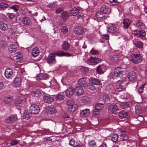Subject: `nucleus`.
<instances>
[{
	"label": "nucleus",
	"instance_id": "obj_1",
	"mask_svg": "<svg viewBox=\"0 0 147 147\" xmlns=\"http://www.w3.org/2000/svg\"><path fill=\"white\" fill-rule=\"evenodd\" d=\"M40 110V109L39 107L36 105H32L29 107V111L31 113L34 115H36L38 114Z\"/></svg>",
	"mask_w": 147,
	"mask_h": 147
},
{
	"label": "nucleus",
	"instance_id": "obj_2",
	"mask_svg": "<svg viewBox=\"0 0 147 147\" xmlns=\"http://www.w3.org/2000/svg\"><path fill=\"white\" fill-rule=\"evenodd\" d=\"M131 60L133 63L135 64H137L142 61V57L139 54L134 55L131 57Z\"/></svg>",
	"mask_w": 147,
	"mask_h": 147
},
{
	"label": "nucleus",
	"instance_id": "obj_3",
	"mask_svg": "<svg viewBox=\"0 0 147 147\" xmlns=\"http://www.w3.org/2000/svg\"><path fill=\"white\" fill-rule=\"evenodd\" d=\"M118 110L117 106L114 103L110 104L108 108L109 112L110 113H115Z\"/></svg>",
	"mask_w": 147,
	"mask_h": 147
},
{
	"label": "nucleus",
	"instance_id": "obj_4",
	"mask_svg": "<svg viewBox=\"0 0 147 147\" xmlns=\"http://www.w3.org/2000/svg\"><path fill=\"white\" fill-rule=\"evenodd\" d=\"M123 69L121 67H117L114 70V76L117 77L121 76L123 72Z\"/></svg>",
	"mask_w": 147,
	"mask_h": 147
},
{
	"label": "nucleus",
	"instance_id": "obj_5",
	"mask_svg": "<svg viewBox=\"0 0 147 147\" xmlns=\"http://www.w3.org/2000/svg\"><path fill=\"white\" fill-rule=\"evenodd\" d=\"M55 55L53 53L49 54L48 56L47 62L49 64L55 63L56 62Z\"/></svg>",
	"mask_w": 147,
	"mask_h": 147
},
{
	"label": "nucleus",
	"instance_id": "obj_6",
	"mask_svg": "<svg viewBox=\"0 0 147 147\" xmlns=\"http://www.w3.org/2000/svg\"><path fill=\"white\" fill-rule=\"evenodd\" d=\"M134 35L141 38H143L146 35V33L145 31L143 30H135L134 31Z\"/></svg>",
	"mask_w": 147,
	"mask_h": 147
},
{
	"label": "nucleus",
	"instance_id": "obj_7",
	"mask_svg": "<svg viewBox=\"0 0 147 147\" xmlns=\"http://www.w3.org/2000/svg\"><path fill=\"white\" fill-rule=\"evenodd\" d=\"M105 14L103 12L99 11L96 12V16L98 20H102L106 18Z\"/></svg>",
	"mask_w": 147,
	"mask_h": 147
},
{
	"label": "nucleus",
	"instance_id": "obj_8",
	"mask_svg": "<svg viewBox=\"0 0 147 147\" xmlns=\"http://www.w3.org/2000/svg\"><path fill=\"white\" fill-rule=\"evenodd\" d=\"M81 9V8L80 7H75L71 10L70 11V13L73 16L78 15Z\"/></svg>",
	"mask_w": 147,
	"mask_h": 147
},
{
	"label": "nucleus",
	"instance_id": "obj_9",
	"mask_svg": "<svg viewBox=\"0 0 147 147\" xmlns=\"http://www.w3.org/2000/svg\"><path fill=\"white\" fill-rule=\"evenodd\" d=\"M74 32L75 34L77 35H81L84 33V30L81 27L77 26L74 28Z\"/></svg>",
	"mask_w": 147,
	"mask_h": 147
},
{
	"label": "nucleus",
	"instance_id": "obj_10",
	"mask_svg": "<svg viewBox=\"0 0 147 147\" xmlns=\"http://www.w3.org/2000/svg\"><path fill=\"white\" fill-rule=\"evenodd\" d=\"M90 83L96 85H100L101 84V81L98 79L90 78L89 79Z\"/></svg>",
	"mask_w": 147,
	"mask_h": 147
},
{
	"label": "nucleus",
	"instance_id": "obj_11",
	"mask_svg": "<svg viewBox=\"0 0 147 147\" xmlns=\"http://www.w3.org/2000/svg\"><path fill=\"white\" fill-rule=\"evenodd\" d=\"M17 119V118L16 116L11 115L6 118V121L8 123H14Z\"/></svg>",
	"mask_w": 147,
	"mask_h": 147
},
{
	"label": "nucleus",
	"instance_id": "obj_12",
	"mask_svg": "<svg viewBox=\"0 0 147 147\" xmlns=\"http://www.w3.org/2000/svg\"><path fill=\"white\" fill-rule=\"evenodd\" d=\"M128 78L130 81H132L136 80L137 77L135 72L131 71L128 74Z\"/></svg>",
	"mask_w": 147,
	"mask_h": 147
},
{
	"label": "nucleus",
	"instance_id": "obj_13",
	"mask_svg": "<svg viewBox=\"0 0 147 147\" xmlns=\"http://www.w3.org/2000/svg\"><path fill=\"white\" fill-rule=\"evenodd\" d=\"M74 92L75 91L73 88L71 87H70L65 90V93L67 96L70 97L73 95Z\"/></svg>",
	"mask_w": 147,
	"mask_h": 147
},
{
	"label": "nucleus",
	"instance_id": "obj_14",
	"mask_svg": "<svg viewBox=\"0 0 147 147\" xmlns=\"http://www.w3.org/2000/svg\"><path fill=\"white\" fill-rule=\"evenodd\" d=\"M131 23V20L129 19H124L123 22V28L125 29H127L130 26Z\"/></svg>",
	"mask_w": 147,
	"mask_h": 147
},
{
	"label": "nucleus",
	"instance_id": "obj_15",
	"mask_svg": "<svg viewBox=\"0 0 147 147\" xmlns=\"http://www.w3.org/2000/svg\"><path fill=\"white\" fill-rule=\"evenodd\" d=\"M108 32L111 33L115 32L116 30V27L115 25L113 24H109L107 28Z\"/></svg>",
	"mask_w": 147,
	"mask_h": 147
},
{
	"label": "nucleus",
	"instance_id": "obj_16",
	"mask_svg": "<svg viewBox=\"0 0 147 147\" xmlns=\"http://www.w3.org/2000/svg\"><path fill=\"white\" fill-rule=\"evenodd\" d=\"M12 74V71L10 68H8L6 69L4 73L5 76L7 78L10 77Z\"/></svg>",
	"mask_w": 147,
	"mask_h": 147
},
{
	"label": "nucleus",
	"instance_id": "obj_17",
	"mask_svg": "<svg viewBox=\"0 0 147 147\" xmlns=\"http://www.w3.org/2000/svg\"><path fill=\"white\" fill-rule=\"evenodd\" d=\"M100 11L105 14H109L110 12V9L109 7L106 5L102 6L100 9Z\"/></svg>",
	"mask_w": 147,
	"mask_h": 147
},
{
	"label": "nucleus",
	"instance_id": "obj_18",
	"mask_svg": "<svg viewBox=\"0 0 147 147\" xmlns=\"http://www.w3.org/2000/svg\"><path fill=\"white\" fill-rule=\"evenodd\" d=\"M22 22L23 24L28 26L30 25L31 24L30 19L26 17L23 18Z\"/></svg>",
	"mask_w": 147,
	"mask_h": 147
},
{
	"label": "nucleus",
	"instance_id": "obj_19",
	"mask_svg": "<svg viewBox=\"0 0 147 147\" xmlns=\"http://www.w3.org/2000/svg\"><path fill=\"white\" fill-rule=\"evenodd\" d=\"M75 92L78 95H82L84 92L83 89L81 87H76L74 90Z\"/></svg>",
	"mask_w": 147,
	"mask_h": 147
},
{
	"label": "nucleus",
	"instance_id": "obj_20",
	"mask_svg": "<svg viewBox=\"0 0 147 147\" xmlns=\"http://www.w3.org/2000/svg\"><path fill=\"white\" fill-rule=\"evenodd\" d=\"M70 47V45L67 41H64L63 42V44L61 45L62 49L63 50L67 51L68 50Z\"/></svg>",
	"mask_w": 147,
	"mask_h": 147
},
{
	"label": "nucleus",
	"instance_id": "obj_21",
	"mask_svg": "<svg viewBox=\"0 0 147 147\" xmlns=\"http://www.w3.org/2000/svg\"><path fill=\"white\" fill-rule=\"evenodd\" d=\"M43 100L45 102L48 103H50L54 101L53 97L48 96H45Z\"/></svg>",
	"mask_w": 147,
	"mask_h": 147
},
{
	"label": "nucleus",
	"instance_id": "obj_22",
	"mask_svg": "<svg viewBox=\"0 0 147 147\" xmlns=\"http://www.w3.org/2000/svg\"><path fill=\"white\" fill-rule=\"evenodd\" d=\"M7 24L3 22L0 21V29L3 31H6L7 30Z\"/></svg>",
	"mask_w": 147,
	"mask_h": 147
},
{
	"label": "nucleus",
	"instance_id": "obj_23",
	"mask_svg": "<svg viewBox=\"0 0 147 147\" xmlns=\"http://www.w3.org/2000/svg\"><path fill=\"white\" fill-rule=\"evenodd\" d=\"M40 53V51L38 48L36 47L33 48L32 51V54L34 57L38 56Z\"/></svg>",
	"mask_w": 147,
	"mask_h": 147
},
{
	"label": "nucleus",
	"instance_id": "obj_24",
	"mask_svg": "<svg viewBox=\"0 0 147 147\" xmlns=\"http://www.w3.org/2000/svg\"><path fill=\"white\" fill-rule=\"evenodd\" d=\"M56 54L58 56H66L67 57H70L71 55L68 53H65L63 51H59L57 52Z\"/></svg>",
	"mask_w": 147,
	"mask_h": 147
},
{
	"label": "nucleus",
	"instance_id": "obj_25",
	"mask_svg": "<svg viewBox=\"0 0 147 147\" xmlns=\"http://www.w3.org/2000/svg\"><path fill=\"white\" fill-rule=\"evenodd\" d=\"M72 104H70L68 105V108L71 111H75L77 108V106L75 105V102L74 100H72Z\"/></svg>",
	"mask_w": 147,
	"mask_h": 147
},
{
	"label": "nucleus",
	"instance_id": "obj_26",
	"mask_svg": "<svg viewBox=\"0 0 147 147\" xmlns=\"http://www.w3.org/2000/svg\"><path fill=\"white\" fill-rule=\"evenodd\" d=\"M48 77V74H46L40 73L37 76V80H39L46 79Z\"/></svg>",
	"mask_w": 147,
	"mask_h": 147
},
{
	"label": "nucleus",
	"instance_id": "obj_27",
	"mask_svg": "<svg viewBox=\"0 0 147 147\" xmlns=\"http://www.w3.org/2000/svg\"><path fill=\"white\" fill-rule=\"evenodd\" d=\"M134 44L135 47L138 48H141L143 47V43L142 42L137 40H134Z\"/></svg>",
	"mask_w": 147,
	"mask_h": 147
},
{
	"label": "nucleus",
	"instance_id": "obj_28",
	"mask_svg": "<svg viewBox=\"0 0 147 147\" xmlns=\"http://www.w3.org/2000/svg\"><path fill=\"white\" fill-rule=\"evenodd\" d=\"M31 114L30 111L25 110L23 115V118L26 119H28L31 116Z\"/></svg>",
	"mask_w": 147,
	"mask_h": 147
},
{
	"label": "nucleus",
	"instance_id": "obj_29",
	"mask_svg": "<svg viewBox=\"0 0 147 147\" xmlns=\"http://www.w3.org/2000/svg\"><path fill=\"white\" fill-rule=\"evenodd\" d=\"M17 46L16 44L12 43L10 44L9 46V49L10 51L12 52H14L16 50Z\"/></svg>",
	"mask_w": 147,
	"mask_h": 147
},
{
	"label": "nucleus",
	"instance_id": "obj_30",
	"mask_svg": "<svg viewBox=\"0 0 147 147\" xmlns=\"http://www.w3.org/2000/svg\"><path fill=\"white\" fill-rule=\"evenodd\" d=\"M129 113L125 111H121L119 114V117L121 119L125 118L128 115Z\"/></svg>",
	"mask_w": 147,
	"mask_h": 147
},
{
	"label": "nucleus",
	"instance_id": "obj_31",
	"mask_svg": "<svg viewBox=\"0 0 147 147\" xmlns=\"http://www.w3.org/2000/svg\"><path fill=\"white\" fill-rule=\"evenodd\" d=\"M136 27L139 29H143L144 28V24L140 21H138L136 24Z\"/></svg>",
	"mask_w": 147,
	"mask_h": 147
},
{
	"label": "nucleus",
	"instance_id": "obj_32",
	"mask_svg": "<svg viewBox=\"0 0 147 147\" xmlns=\"http://www.w3.org/2000/svg\"><path fill=\"white\" fill-rule=\"evenodd\" d=\"M78 84L82 86H84L86 84V79L85 78H80L78 80Z\"/></svg>",
	"mask_w": 147,
	"mask_h": 147
},
{
	"label": "nucleus",
	"instance_id": "obj_33",
	"mask_svg": "<svg viewBox=\"0 0 147 147\" xmlns=\"http://www.w3.org/2000/svg\"><path fill=\"white\" fill-rule=\"evenodd\" d=\"M69 13L66 12H63L61 15V17L64 21H65L69 16Z\"/></svg>",
	"mask_w": 147,
	"mask_h": 147
},
{
	"label": "nucleus",
	"instance_id": "obj_34",
	"mask_svg": "<svg viewBox=\"0 0 147 147\" xmlns=\"http://www.w3.org/2000/svg\"><path fill=\"white\" fill-rule=\"evenodd\" d=\"M104 105L103 103H98L95 105V108L96 110L101 111L104 108Z\"/></svg>",
	"mask_w": 147,
	"mask_h": 147
},
{
	"label": "nucleus",
	"instance_id": "obj_35",
	"mask_svg": "<svg viewBox=\"0 0 147 147\" xmlns=\"http://www.w3.org/2000/svg\"><path fill=\"white\" fill-rule=\"evenodd\" d=\"M13 100V98L12 97H6L4 98L3 101L5 104H7L11 102Z\"/></svg>",
	"mask_w": 147,
	"mask_h": 147
},
{
	"label": "nucleus",
	"instance_id": "obj_36",
	"mask_svg": "<svg viewBox=\"0 0 147 147\" xmlns=\"http://www.w3.org/2000/svg\"><path fill=\"white\" fill-rule=\"evenodd\" d=\"M101 98L105 101L108 102L110 100V97L109 96L106 94H102L101 96Z\"/></svg>",
	"mask_w": 147,
	"mask_h": 147
},
{
	"label": "nucleus",
	"instance_id": "obj_37",
	"mask_svg": "<svg viewBox=\"0 0 147 147\" xmlns=\"http://www.w3.org/2000/svg\"><path fill=\"white\" fill-rule=\"evenodd\" d=\"M89 109H86L83 110L80 113V115L81 117H83L86 116L89 113Z\"/></svg>",
	"mask_w": 147,
	"mask_h": 147
},
{
	"label": "nucleus",
	"instance_id": "obj_38",
	"mask_svg": "<svg viewBox=\"0 0 147 147\" xmlns=\"http://www.w3.org/2000/svg\"><path fill=\"white\" fill-rule=\"evenodd\" d=\"M111 140L113 142H115L117 141L119 136L117 134H114L111 136Z\"/></svg>",
	"mask_w": 147,
	"mask_h": 147
},
{
	"label": "nucleus",
	"instance_id": "obj_39",
	"mask_svg": "<svg viewBox=\"0 0 147 147\" xmlns=\"http://www.w3.org/2000/svg\"><path fill=\"white\" fill-rule=\"evenodd\" d=\"M56 99L57 100H62L64 99V96L63 93H59L56 95L55 96Z\"/></svg>",
	"mask_w": 147,
	"mask_h": 147
},
{
	"label": "nucleus",
	"instance_id": "obj_40",
	"mask_svg": "<svg viewBox=\"0 0 147 147\" xmlns=\"http://www.w3.org/2000/svg\"><path fill=\"white\" fill-rule=\"evenodd\" d=\"M104 66L102 65H99L96 68L97 71L98 73L100 74H102L104 73V71L103 69V68Z\"/></svg>",
	"mask_w": 147,
	"mask_h": 147
},
{
	"label": "nucleus",
	"instance_id": "obj_41",
	"mask_svg": "<svg viewBox=\"0 0 147 147\" xmlns=\"http://www.w3.org/2000/svg\"><path fill=\"white\" fill-rule=\"evenodd\" d=\"M110 59L113 62H116L118 60V57L117 55H112L110 56Z\"/></svg>",
	"mask_w": 147,
	"mask_h": 147
},
{
	"label": "nucleus",
	"instance_id": "obj_42",
	"mask_svg": "<svg viewBox=\"0 0 147 147\" xmlns=\"http://www.w3.org/2000/svg\"><path fill=\"white\" fill-rule=\"evenodd\" d=\"M19 53H16L15 54L16 55L15 56V59L16 60V61L17 62H20L21 61L22 59V55L20 54H19Z\"/></svg>",
	"mask_w": 147,
	"mask_h": 147
},
{
	"label": "nucleus",
	"instance_id": "obj_43",
	"mask_svg": "<svg viewBox=\"0 0 147 147\" xmlns=\"http://www.w3.org/2000/svg\"><path fill=\"white\" fill-rule=\"evenodd\" d=\"M88 145L90 147H96V143L94 140H90L89 141Z\"/></svg>",
	"mask_w": 147,
	"mask_h": 147
},
{
	"label": "nucleus",
	"instance_id": "obj_44",
	"mask_svg": "<svg viewBox=\"0 0 147 147\" xmlns=\"http://www.w3.org/2000/svg\"><path fill=\"white\" fill-rule=\"evenodd\" d=\"M94 62H96V61H94V57H90L87 61V63L90 65H93L94 64Z\"/></svg>",
	"mask_w": 147,
	"mask_h": 147
},
{
	"label": "nucleus",
	"instance_id": "obj_45",
	"mask_svg": "<svg viewBox=\"0 0 147 147\" xmlns=\"http://www.w3.org/2000/svg\"><path fill=\"white\" fill-rule=\"evenodd\" d=\"M56 109L54 107H51L49 108L48 113L51 114H54L56 113Z\"/></svg>",
	"mask_w": 147,
	"mask_h": 147
},
{
	"label": "nucleus",
	"instance_id": "obj_46",
	"mask_svg": "<svg viewBox=\"0 0 147 147\" xmlns=\"http://www.w3.org/2000/svg\"><path fill=\"white\" fill-rule=\"evenodd\" d=\"M8 5L7 3H2L0 4V9H3L8 7Z\"/></svg>",
	"mask_w": 147,
	"mask_h": 147
},
{
	"label": "nucleus",
	"instance_id": "obj_47",
	"mask_svg": "<svg viewBox=\"0 0 147 147\" xmlns=\"http://www.w3.org/2000/svg\"><path fill=\"white\" fill-rule=\"evenodd\" d=\"M61 31L63 34H66L68 31V28L66 26H63L61 28Z\"/></svg>",
	"mask_w": 147,
	"mask_h": 147
},
{
	"label": "nucleus",
	"instance_id": "obj_48",
	"mask_svg": "<svg viewBox=\"0 0 147 147\" xmlns=\"http://www.w3.org/2000/svg\"><path fill=\"white\" fill-rule=\"evenodd\" d=\"M93 84H91V83H89L87 85L88 88L92 90H95V87Z\"/></svg>",
	"mask_w": 147,
	"mask_h": 147
},
{
	"label": "nucleus",
	"instance_id": "obj_49",
	"mask_svg": "<svg viewBox=\"0 0 147 147\" xmlns=\"http://www.w3.org/2000/svg\"><path fill=\"white\" fill-rule=\"evenodd\" d=\"M126 80V78L125 77H122L121 78L120 80H119L117 82V84H119L121 83V84H123L124 83H125Z\"/></svg>",
	"mask_w": 147,
	"mask_h": 147
},
{
	"label": "nucleus",
	"instance_id": "obj_50",
	"mask_svg": "<svg viewBox=\"0 0 147 147\" xmlns=\"http://www.w3.org/2000/svg\"><path fill=\"white\" fill-rule=\"evenodd\" d=\"M19 142V140H13L11 142L10 144L11 146H13L18 144Z\"/></svg>",
	"mask_w": 147,
	"mask_h": 147
},
{
	"label": "nucleus",
	"instance_id": "obj_51",
	"mask_svg": "<svg viewBox=\"0 0 147 147\" xmlns=\"http://www.w3.org/2000/svg\"><path fill=\"white\" fill-rule=\"evenodd\" d=\"M14 81L16 84L17 85H20L21 82L20 79L18 77L15 78Z\"/></svg>",
	"mask_w": 147,
	"mask_h": 147
},
{
	"label": "nucleus",
	"instance_id": "obj_52",
	"mask_svg": "<svg viewBox=\"0 0 147 147\" xmlns=\"http://www.w3.org/2000/svg\"><path fill=\"white\" fill-rule=\"evenodd\" d=\"M145 85V84H143L141 86H140L139 88L138 91L139 93H142L143 92L144 88V86Z\"/></svg>",
	"mask_w": 147,
	"mask_h": 147
},
{
	"label": "nucleus",
	"instance_id": "obj_53",
	"mask_svg": "<svg viewBox=\"0 0 147 147\" xmlns=\"http://www.w3.org/2000/svg\"><path fill=\"white\" fill-rule=\"evenodd\" d=\"M22 102V100L20 98H17L15 101V103L16 104H21Z\"/></svg>",
	"mask_w": 147,
	"mask_h": 147
},
{
	"label": "nucleus",
	"instance_id": "obj_54",
	"mask_svg": "<svg viewBox=\"0 0 147 147\" xmlns=\"http://www.w3.org/2000/svg\"><path fill=\"white\" fill-rule=\"evenodd\" d=\"M69 144L74 147H75L76 146V145L75 143V140H71L69 141Z\"/></svg>",
	"mask_w": 147,
	"mask_h": 147
},
{
	"label": "nucleus",
	"instance_id": "obj_55",
	"mask_svg": "<svg viewBox=\"0 0 147 147\" xmlns=\"http://www.w3.org/2000/svg\"><path fill=\"white\" fill-rule=\"evenodd\" d=\"M63 11V7H60L59 8L56 9L55 12L57 14H59Z\"/></svg>",
	"mask_w": 147,
	"mask_h": 147
},
{
	"label": "nucleus",
	"instance_id": "obj_56",
	"mask_svg": "<svg viewBox=\"0 0 147 147\" xmlns=\"http://www.w3.org/2000/svg\"><path fill=\"white\" fill-rule=\"evenodd\" d=\"M90 53L92 54L96 55L98 53V52L96 50H94V49H92L90 51Z\"/></svg>",
	"mask_w": 147,
	"mask_h": 147
},
{
	"label": "nucleus",
	"instance_id": "obj_57",
	"mask_svg": "<svg viewBox=\"0 0 147 147\" xmlns=\"http://www.w3.org/2000/svg\"><path fill=\"white\" fill-rule=\"evenodd\" d=\"M56 2H54L53 3H51L47 5V7L49 8H52L55 6Z\"/></svg>",
	"mask_w": 147,
	"mask_h": 147
},
{
	"label": "nucleus",
	"instance_id": "obj_58",
	"mask_svg": "<svg viewBox=\"0 0 147 147\" xmlns=\"http://www.w3.org/2000/svg\"><path fill=\"white\" fill-rule=\"evenodd\" d=\"M94 61H96V62H94V64H97L101 62V59L98 58L94 57Z\"/></svg>",
	"mask_w": 147,
	"mask_h": 147
},
{
	"label": "nucleus",
	"instance_id": "obj_59",
	"mask_svg": "<svg viewBox=\"0 0 147 147\" xmlns=\"http://www.w3.org/2000/svg\"><path fill=\"white\" fill-rule=\"evenodd\" d=\"M11 8L13 9L16 12L18 10L19 7L18 5H14L12 6Z\"/></svg>",
	"mask_w": 147,
	"mask_h": 147
},
{
	"label": "nucleus",
	"instance_id": "obj_60",
	"mask_svg": "<svg viewBox=\"0 0 147 147\" xmlns=\"http://www.w3.org/2000/svg\"><path fill=\"white\" fill-rule=\"evenodd\" d=\"M115 87L117 89H121L123 87L122 84H121V83L119 84H117V82L116 85Z\"/></svg>",
	"mask_w": 147,
	"mask_h": 147
},
{
	"label": "nucleus",
	"instance_id": "obj_61",
	"mask_svg": "<svg viewBox=\"0 0 147 147\" xmlns=\"http://www.w3.org/2000/svg\"><path fill=\"white\" fill-rule=\"evenodd\" d=\"M135 110L137 113H140L141 112V108L140 107L138 108V106H136Z\"/></svg>",
	"mask_w": 147,
	"mask_h": 147
},
{
	"label": "nucleus",
	"instance_id": "obj_62",
	"mask_svg": "<svg viewBox=\"0 0 147 147\" xmlns=\"http://www.w3.org/2000/svg\"><path fill=\"white\" fill-rule=\"evenodd\" d=\"M34 95L36 97L39 96V95L40 94V92L39 90H36V91H34L33 92Z\"/></svg>",
	"mask_w": 147,
	"mask_h": 147
},
{
	"label": "nucleus",
	"instance_id": "obj_63",
	"mask_svg": "<svg viewBox=\"0 0 147 147\" xmlns=\"http://www.w3.org/2000/svg\"><path fill=\"white\" fill-rule=\"evenodd\" d=\"M100 111L99 110H96L95 108V110L93 111V114L95 115H98L99 114Z\"/></svg>",
	"mask_w": 147,
	"mask_h": 147
},
{
	"label": "nucleus",
	"instance_id": "obj_64",
	"mask_svg": "<svg viewBox=\"0 0 147 147\" xmlns=\"http://www.w3.org/2000/svg\"><path fill=\"white\" fill-rule=\"evenodd\" d=\"M82 100L84 102L87 103L88 102V100H87V98L86 97H84L82 99Z\"/></svg>",
	"mask_w": 147,
	"mask_h": 147
}]
</instances>
